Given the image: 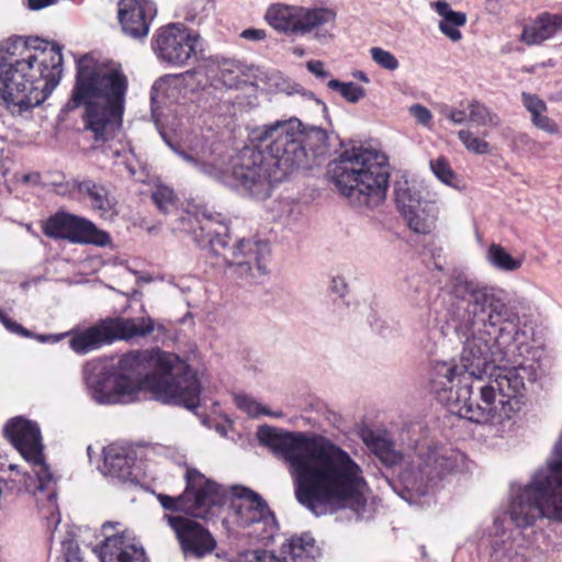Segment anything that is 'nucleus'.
Instances as JSON below:
<instances>
[{
    "label": "nucleus",
    "mask_w": 562,
    "mask_h": 562,
    "mask_svg": "<svg viewBox=\"0 0 562 562\" xmlns=\"http://www.w3.org/2000/svg\"><path fill=\"white\" fill-rule=\"evenodd\" d=\"M261 445L282 459L293 481L299 504L314 514L327 506L364 509L366 480L359 464L330 441L305 432L278 431L270 426L258 430Z\"/></svg>",
    "instance_id": "f257e3e1"
},
{
    "label": "nucleus",
    "mask_w": 562,
    "mask_h": 562,
    "mask_svg": "<svg viewBox=\"0 0 562 562\" xmlns=\"http://www.w3.org/2000/svg\"><path fill=\"white\" fill-rule=\"evenodd\" d=\"M33 42L38 38L13 36L0 44V97L12 115L43 103L63 76L60 46Z\"/></svg>",
    "instance_id": "f03ea898"
},
{
    "label": "nucleus",
    "mask_w": 562,
    "mask_h": 562,
    "mask_svg": "<svg viewBox=\"0 0 562 562\" xmlns=\"http://www.w3.org/2000/svg\"><path fill=\"white\" fill-rule=\"evenodd\" d=\"M127 87V78L120 69L109 68L89 54L77 60L68 106H86L85 127L95 144L113 140L120 133Z\"/></svg>",
    "instance_id": "7ed1b4c3"
},
{
    "label": "nucleus",
    "mask_w": 562,
    "mask_h": 562,
    "mask_svg": "<svg viewBox=\"0 0 562 562\" xmlns=\"http://www.w3.org/2000/svg\"><path fill=\"white\" fill-rule=\"evenodd\" d=\"M184 491L178 496L164 493L156 498L164 510V520L173 530L184 557L202 558L214 551L216 541L211 532L193 518H205L213 506L220 505L224 493L221 485L196 469L187 470Z\"/></svg>",
    "instance_id": "20e7f679"
},
{
    "label": "nucleus",
    "mask_w": 562,
    "mask_h": 562,
    "mask_svg": "<svg viewBox=\"0 0 562 562\" xmlns=\"http://www.w3.org/2000/svg\"><path fill=\"white\" fill-rule=\"evenodd\" d=\"M327 173L351 204L373 209L385 200L391 167L383 153L352 147L328 165Z\"/></svg>",
    "instance_id": "39448f33"
},
{
    "label": "nucleus",
    "mask_w": 562,
    "mask_h": 562,
    "mask_svg": "<svg viewBox=\"0 0 562 562\" xmlns=\"http://www.w3.org/2000/svg\"><path fill=\"white\" fill-rule=\"evenodd\" d=\"M220 217L221 214L213 216L202 213V218L198 220L199 226L192 229L194 239L200 245H210L218 256H222L232 273L243 284L261 283L268 273L269 244L240 239L233 247H228V228Z\"/></svg>",
    "instance_id": "423d86ee"
},
{
    "label": "nucleus",
    "mask_w": 562,
    "mask_h": 562,
    "mask_svg": "<svg viewBox=\"0 0 562 562\" xmlns=\"http://www.w3.org/2000/svg\"><path fill=\"white\" fill-rule=\"evenodd\" d=\"M114 384L111 391H105L103 383L99 382L93 390V397L101 404H114L123 398L134 400L142 391H148L154 398L165 404L183 406L195 409L200 406L201 383L199 379H184L182 381H168L158 374H146L139 381L114 374Z\"/></svg>",
    "instance_id": "0eeeda50"
},
{
    "label": "nucleus",
    "mask_w": 562,
    "mask_h": 562,
    "mask_svg": "<svg viewBox=\"0 0 562 562\" xmlns=\"http://www.w3.org/2000/svg\"><path fill=\"white\" fill-rule=\"evenodd\" d=\"M510 520L517 528H528L539 518L547 517L562 522V472L555 473L548 463L531 482L513 499Z\"/></svg>",
    "instance_id": "6e6552de"
},
{
    "label": "nucleus",
    "mask_w": 562,
    "mask_h": 562,
    "mask_svg": "<svg viewBox=\"0 0 562 562\" xmlns=\"http://www.w3.org/2000/svg\"><path fill=\"white\" fill-rule=\"evenodd\" d=\"M306 139L299 120L277 122L260 132L257 140L273 166L276 179L283 181L301 168H311Z\"/></svg>",
    "instance_id": "1a4fd4ad"
},
{
    "label": "nucleus",
    "mask_w": 562,
    "mask_h": 562,
    "mask_svg": "<svg viewBox=\"0 0 562 562\" xmlns=\"http://www.w3.org/2000/svg\"><path fill=\"white\" fill-rule=\"evenodd\" d=\"M3 436L32 464L37 479L34 493H45L48 501L54 499L57 479L45 462L41 430L37 424L22 416L13 417L5 423Z\"/></svg>",
    "instance_id": "9d476101"
},
{
    "label": "nucleus",
    "mask_w": 562,
    "mask_h": 562,
    "mask_svg": "<svg viewBox=\"0 0 562 562\" xmlns=\"http://www.w3.org/2000/svg\"><path fill=\"white\" fill-rule=\"evenodd\" d=\"M114 374H122L139 381L146 374H158L168 381L199 379L191 367L178 355L160 348L132 350L120 357Z\"/></svg>",
    "instance_id": "9b49d317"
},
{
    "label": "nucleus",
    "mask_w": 562,
    "mask_h": 562,
    "mask_svg": "<svg viewBox=\"0 0 562 562\" xmlns=\"http://www.w3.org/2000/svg\"><path fill=\"white\" fill-rule=\"evenodd\" d=\"M463 461L464 454L458 449L446 446L429 448L402 472L401 480L407 491L426 495L432 484L456 471Z\"/></svg>",
    "instance_id": "f8f14e48"
},
{
    "label": "nucleus",
    "mask_w": 562,
    "mask_h": 562,
    "mask_svg": "<svg viewBox=\"0 0 562 562\" xmlns=\"http://www.w3.org/2000/svg\"><path fill=\"white\" fill-rule=\"evenodd\" d=\"M154 329L155 323L150 317H108L86 330L75 334L69 340V346L76 353L86 355L116 340L148 336Z\"/></svg>",
    "instance_id": "ddd939ff"
},
{
    "label": "nucleus",
    "mask_w": 562,
    "mask_h": 562,
    "mask_svg": "<svg viewBox=\"0 0 562 562\" xmlns=\"http://www.w3.org/2000/svg\"><path fill=\"white\" fill-rule=\"evenodd\" d=\"M233 178L256 199L266 200L280 179L273 177L274 169L262 147L244 148L233 167Z\"/></svg>",
    "instance_id": "4468645a"
},
{
    "label": "nucleus",
    "mask_w": 562,
    "mask_h": 562,
    "mask_svg": "<svg viewBox=\"0 0 562 562\" xmlns=\"http://www.w3.org/2000/svg\"><path fill=\"white\" fill-rule=\"evenodd\" d=\"M200 45V34L182 23L160 26L151 38V48L157 59L176 67L188 65L196 56Z\"/></svg>",
    "instance_id": "2eb2a0df"
},
{
    "label": "nucleus",
    "mask_w": 562,
    "mask_h": 562,
    "mask_svg": "<svg viewBox=\"0 0 562 562\" xmlns=\"http://www.w3.org/2000/svg\"><path fill=\"white\" fill-rule=\"evenodd\" d=\"M265 19L271 27L280 33L304 35L324 24L334 22L336 12L327 8L307 9L274 2L268 8Z\"/></svg>",
    "instance_id": "dca6fc26"
},
{
    "label": "nucleus",
    "mask_w": 562,
    "mask_h": 562,
    "mask_svg": "<svg viewBox=\"0 0 562 562\" xmlns=\"http://www.w3.org/2000/svg\"><path fill=\"white\" fill-rule=\"evenodd\" d=\"M456 403L448 408L449 412L471 423L491 424L496 417L505 418L503 411L495 402L492 386H485L482 380H471L467 385L459 387Z\"/></svg>",
    "instance_id": "f3484780"
},
{
    "label": "nucleus",
    "mask_w": 562,
    "mask_h": 562,
    "mask_svg": "<svg viewBox=\"0 0 562 562\" xmlns=\"http://www.w3.org/2000/svg\"><path fill=\"white\" fill-rule=\"evenodd\" d=\"M236 524L244 536L256 541H269L278 529L277 518L267 502L255 491L243 487L238 494Z\"/></svg>",
    "instance_id": "a211bd4d"
},
{
    "label": "nucleus",
    "mask_w": 562,
    "mask_h": 562,
    "mask_svg": "<svg viewBox=\"0 0 562 562\" xmlns=\"http://www.w3.org/2000/svg\"><path fill=\"white\" fill-rule=\"evenodd\" d=\"M42 232L48 238L72 244L105 246L110 243V235L91 221L65 211L48 216L42 224Z\"/></svg>",
    "instance_id": "6ab92c4d"
},
{
    "label": "nucleus",
    "mask_w": 562,
    "mask_h": 562,
    "mask_svg": "<svg viewBox=\"0 0 562 562\" xmlns=\"http://www.w3.org/2000/svg\"><path fill=\"white\" fill-rule=\"evenodd\" d=\"M471 376L467 375L459 364L452 361H437L429 371V389L438 402L447 408L456 403L459 387L467 385Z\"/></svg>",
    "instance_id": "aec40b11"
},
{
    "label": "nucleus",
    "mask_w": 562,
    "mask_h": 562,
    "mask_svg": "<svg viewBox=\"0 0 562 562\" xmlns=\"http://www.w3.org/2000/svg\"><path fill=\"white\" fill-rule=\"evenodd\" d=\"M395 202L409 229L417 234L427 235L436 226L437 209L427 201H420L409 189H398Z\"/></svg>",
    "instance_id": "412c9836"
},
{
    "label": "nucleus",
    "mask_w": 562,
    "mask_h": 562,
    "mask_svg": "<svg viewBox=\"0 0 562 562\" xmlns=\"http://www.w3.org/2000/svg\"><path fill=\"white\" fill-rule=\"evenodd\" d=\"M117 18L127 36L143 41L147 37L157 9L155 2H119Z\"/></svg>",
    "instance_id": "4be33fe9"
},
{
    "label": "nucleus",
    "mask_w": 562,
    "mask_h": 562,
    "mask_svg": "<svg viewBox=\"0 0 562 562\" xmlns=\"http://www.w3.org/2000/svg\"><path fill=\"white\" fill-rule=\"evenodd\" d=\"M467 290L470 295L468 311L473 315V325L495 327L501 322L504 303L487 288L468 283Z\"/></svg>",
    "instance_id": "5701e85b"
},
{
    "label": "nucleus",
    "mask_w": 562,
    "mask_h": 562,
    "mask_svg": "<svg viewBox=\"0 0 562 562\" xmlns=\"http://www.w3.org/2000/svg\"><path fill=\"white\" fill-rule=\"evenodd\" d=\"M561 31L562 13L541 12L522 24L519 41L527 46H540Z\"/></svg>",
    "instance_id": "b1692460"
},
{
    "label": "nucleus",
    "mask_w": 562,
    "mask_h": 562,
    "mask_svg": "<svg viewBox=\"0 0 562 562\" xmlns=\"http://www.w3.org/2000/svg\"><path fill=\"white\" fill-rule=\"evenodd\" d=\"M484 385L493 387L496 404L501 406L504 417L509 418L515 412L514 405L519 403L517 396L525 389L524 379L516 371L509 370L497 374Z\"/></svg>",
    "instance_id": "393cba45"
},
{
    "label": "nucleus",
    "mask_w": 562,
    "mask_h": 562,
    "mask_svg": "<svg viewBox=\"0 0 562 562\" xmlns=\"http://www.w3.org/2000/svg\"><path fill=\"white\" fill-rule=\"evenodd\" d=\"M492 362L491 345L486 340L479 337L467 340L459 366L471 380H482V373L486 372Z\"/></svg>",
    "instance_id": "a878e982"
},
{
    "label": "nucleus",
    "mask_w": 562,
    "mask_h": 562,
    "mask_svg": "<svg viewBox=\"0 0 562 562\" xmlns=\"http://www.w3.org/2000/svg\"><path fill=\"white\" fill-rule=\"evenodd\" d=\"M101 562H147L145 551L132 544L123 535L108 537L100 550Z\"/></svg>",
    "instance_id": "bb28decb"
},
{
    "label": "nucleus",
    "mask_w": 562,
    "mask_h": 562,
    "mask_svg": "<svg viewBox=\"0 0 562 562\" xmlns=\"http://www.w3.org/2000/svg\"><path fill=\"white\" fill-rule=\"evenodd\" d=\"M283 562H316L321 550L310 533L294 535L281 546Z\"/></svg>",
    "instance_id": "cd10ccee"
},
{
    "label": "nucleus",
    "mask_w": 562,
    "mask_h": 562,
    "mask_svg": "<svg viewBox=\"0 0 562 562\" xmlns=\"http://www.w3.org/2000/svg\"><path fill=\"white\" fill-rule=\"evenodd\" d=\"M362 440L369 450L379 458V460L392 467L401 462L402 454L394 449V442L385 434L371 429L362 430Z\"/></svg>",
    "instance_id": "c85d7f7f"
},
{
    "label": "nucleus",
    "mask_w": 562,
    "mask_h": 562,
    "mask_svg": "<svg viewBox=\"0 0 562 562\" xmlns=\"http://www.w3.org/2000/svg\"><path fill=\"white\" fill-rule=\"evenodd\" d=\"M77 190L89 198L93 210L98 211L101 217H111L115 213V200L110 196L103 184L88 179L78 182Z\"/></svg>",
    "instance_id": "c756f323"
},
{
    "label": "nucleus",
    "mask_w": 562,
    "mask_h": 562,
    "mask_svg": "<svg viewBox=\"0 0 562 562\" xmlns=\"http://www.w3.org/2000/svg\"><path fill=\"white\" fill-rule=\"evenodd\" d=\"M436 12L441 16L439 22L440 31L452 42L461 40L462 34L458 27L467 23V14L459 11H453L449 2H432Z\"/></svg>",
    "instance_id": "7c9ffc66"
},
{
    "label": "nucleus",
    "mask_w": 562,
    "mask_h": 562,
    "mask_svg": "<svg viewBox=\"0 0 562 562\" xmlns=\"http://www.w3.org/2000/svg\"><path fill=\"white\" fill-rule=\"evenodd\" d=\"M134 459L110 448L104 452V469L108 475L125 481L132 475Z\"/></svg>",
    "instance_id": "2f4dec72"
},
{
    "label": "nucleus",
    "mask_w": 562,
    "mask_h": 562,
    "mask_svg": "<svg viewBox=\"0 0 562 562\" xmlns=\"http://www.w3.org/2000/svg\"><path fill=\"white\" fill-rule=\"evenodd\" d=\"M469 120L477 126H498L499 117L479 100H471L467 106Z\"/></svg>",
    "instance_id": "473e14b6"
},
{
    "label": "nucleus",
    "mask_w": 562,
    "mask_h": 562,
    "mask_svg": "<svg viewBox=\"0 0 562 562\" xmlns=\"http://www.w3.org/2000/svg\"><path fill=\"white\" fill-rule=\"evenodd\" d=\"M244 75L243 65L234 59H223L218 64V80L227 88H237Z\"/></svg>",
    "instance_id": "72a5a7b5"
},
{
    "label": "nucleus",
    "mask_w": 562,
    "mask_h": 562,
    "mask_svg": "<svg viewBox=\"0 0 562 562\" xmlns=\"http://www.w3.org/2000/svg\"><path fill=\"white\" fill-rule=\"evenodd\" d=\"M151 200L164 214L173 212L178 206V198L175 191L167 186H157L151 193Z\"/></svg>",
    "instance_id": "f704fd0d"
},
{
    "label": "nucleus",
    "mask_w": 562,
    "mask_h": 562,
    "mask_svg": "<svg viewBox=\"0 0 562 562\" xmlns=\"http://www.w3.org/2000/svg\"><path fill=\"white\" fill-rule=\"evenodd\" d=\"M327 86L331 90L338 91L344 99L351 103H357L366 97V89L355 82H342L331 79Z\"/></svg>",
    "instance_id": "c9c22d12"
},
{
    "label": "nucleus",
    "mask_w": 562,
    "mask_h": 562,
    "mask_svg": "<svg viewBox=\"0 0 562 562\" xmlns=\"http://www.w3.org/2000/svg\"><path fill=\"white\" fill-rule=\"evenodd\" d=\"M488 256L492 263L503 270L514 271L520 268L521 262L513 258L506 250L499 245L493 244L488 249Z\"/></svg>",
    "instance_id": "e433bc0d"
},
{
    "label": "nucleus",
    "mask_w": 562,
    "mask_h": 562,
    "mask_svg": "<svg viewBox=\"0 0 562 562\" xmlns=\"http://www.w3.org/2000/svg\"><path fill=\"white\" fill-rule=\"evenodd\" d=\"M458 137L464 147L471 153L484 155L491 151V145L483 138L475 136L470 130H460L458 132Z\"/></svg>",
    "instance_id": "4c0bfd02"
},
{
    "label": "nucleus",
    "mask_w": 562,
    "mask_h": 562,
    "mask_svg": "<svg viewBox=\"0 0 562 562\" xmlns=\"http://www.w3.org/2000/svg\"><path fill=\"white\" fill-rule=\"evenodd\" d=\"M237 406L241 411L246 412L248 415L252 417H258L260 415H268L273 417H281L283 414L281 412H271L263 407L261 404L257 403L249 396L243 395L237 397Z\"/></svg>",
    "instance_id": "58836bf2"
},
{
    "label": "nucleus",
    "mask_w": 562,
    "mask_h": 562,
    "mask_svg": "<svg viewBox=\"0 0 562 562\" xmlns=\"http://www.w3.org/2000/svg\"><path fill=\"white\" fill-rule=\"evenodd\" d=\"M370 54L374 63H376L383 69L393 71L396 70L400 66L397 58L391 52L381 47H372L370 49Z\"/></svg>",
    "instance_id": "ea45409f"
},
{
    "label": "nucleus",
    "mask_w": 562,
    "mask_h": 562,
    "mask_svg": "<svg viewBox=\"0 0 562 562\" xmlns=\"http://www.w3.org/2000/svg\"><path fill=\"white\" fill-rule=\"evenodd\" d=\"M430 167L435 176L443 183L451 184L456 179L454 171L445 157H439L435 160H431Z\"/></svg>",
    "instance_id": "a19ab883"
},
{
    "label": "nucleus",
    "mask_w": 562,
    "mask_h": 562,
    "mask_svg": "<svg viewBox=\"0 0 562 562\" xmlns=\"http://www.w3.org/2000/svg\"><path fill=\"white\" fill-rule=\"evenodd\" d=\"M532 123L540 130L549 133L557 134L559 132L558 124L546 115V112H537V114H531Z\"/></svg>",
    "instance_id": "79ce46f5"
},
{
    "label": "nucleus",
    "mask_w": 562,
    "mask_h": 562,
    "mask_svg": "<svg viewBox=\"0 0 562 562\" xmlns=\"http://www.w3.org/2000/svg\"><path fill=\"white\" fill-rule=\"evenodd\" d=\"M532 123L540 130L549 133L557 134L559 132L558 124L546 115V112H537V114H531Z\"/></svg>",
    "instance_id": "37998d69"
},
{
    "label": "nucleus",
    "mask_w": 562,
    "mask_h": 562,
    "mask_svg": "<svg viewBox=\"0 0 562 562\" xmlns=\"http://www.w3.org/2000/svg\"><path fill=\"white\" fill-rule=\"evenodd\" d=\"M532 123L540 130L549 133L557 134L559 132L558 124L546 115V112H537V114H531Z\"/></svg>",
    "instance_id": "c03bdc74"
},
{
    "label": "nucleus",
    "mask_w": 562,
    "mask_h": 562,
    "mask_svg": "<svg viewBox=\"0 0 562 562\" xmlns=\"http://www.w3.org/2000/svg\"><path fill=\"white\" fill-rule=\"evenodd\" d=\"M522 103L530 114H537V112H547L548 108L546 102L536 94L522 92Z\"/></svg>",
    "instance_id": "a18cd8bd"
},
{
    "label": "nucleus",
    "mask_w": 562,
    "mask_h": 562,
    "mask_svg": "<svg viewBox=\"0 0 562 562\" xmlns=\"http://www.w3.org/2000/svg\"><path fill=\"white\" fill-rule=\"evenodd\" d=\"M0 322L12 333L21 335L23 337H31L32 334L29 329L24 328L22 325L12 321L5 313L0 310Z\"/></svg>",
    "instance_id": "49530a36"
},
{
    "label": "nucleus",
    "mask_w": 562,
    "mask_h": 562,
    "mask_svg": "<svg viewBox=\"0 0 562 562\" xmlns=\"http://www.w3.org/2000/svg\"><path fill=\"white\" fill-rule=\"evenodd\" d=\"M409 113L423 125H428L432 119L431 112L422 104L412 105L409 108Z\"/></svg>",
    "instance_id": "de8ad7c7"
},
{
    "label": "nucleus",
    "mask_w": 562,
    "mask_h": 562,
    "mask_svg": "<svg viewBox=\"0 0 562 562\" xmlns=\"http://www.w3.org/2000/svg\"><path fill=\"white\" fill-rule=\"evenodd\" d=\"M551 469L555 472H562V432L554 446L553 459L550 461Z\"/></svg>",
    "instance_id": "09e8293b"
},
{
    "label": "nucleus",
    "mask_w": 562,
    "mask_h": 562,
    "mask_svg": "<svg viewBox=\"0 0 562 562\" xmlns=\"http://www.w3.org/2000/svg\"><path fill=\"white\" fill-rule=\"evenodd\" d=\"M306 66L307 69L318 78H326L329 76V72L324 68V63L321 60H311Z\"/></svg>",
    "instance_id": "8fccbe9b"
},
{
    "label": "nucleus",
    "mask_w": 562,
    "mask_h": 562,
    "mask_svg": "<svg viewBox=\"0 0 562 562\" xmlns=\"http://www.w3.org/2000/svg\"><path fill=\"white\" fill-rule=\"evenodd\" d=\"M468 117L464 110L451 109L447 114V119L454 124H463Z\"/></svg>",
    "instance_id": "3c124183"
},
{
    "label": "nucleus",
    "mask_w": 562,
    "mask_h": 562,
    "mask_svg": "<svg viewBox=\"0 0 562 562\" xmlns=\"http://www.w3.org/2000/svg\"><path fill=\"white\" fill-rule=\"evenodd\" d=\"M241 36L246 40L261 41L266 37V31L259 29H247L243 31Z\"/></svg>",
    "instance_id": "603ef678"
},
{
    "label": "nucleus",
    "mask_w": 562,
    "mask_h": 562,
    "mask_svg": "<svg viewBox=\"0 0 562 562\" xmlns=\"http://www.w3.org/2000/svg\"><path fill=\"white\" fill-rule=\"evenodd\" d=\"M195 2H190L188 3L186 7H183V11L186 12L184 14V20L186 21H189V22H195V21H201V18H199L198 13L194 12L192 13V11H195V9H192V4H194Z\"/></svg>",
    "instance_id": "864d4df0"
},
{
    "label": "nucleus",
    "mask_w": 562,
    "mask_h": 562,
    "mask_svg": "<svg viewBox=\"0 0 562 562\" xmlns=\"http://www.w3.org/2000/svg\"><path fill=\"white\" fill-rule=\"evenodd\" d=\"M347 284L341 278L333 279V291L344 296Z\"/></svg>",
    "instance_id": "5fc2aeb1"
},
{
    "label": "nucleus",
    "mask_w": 562,
    "mask_h": 562,
    "mask_svg": "<svg viewBox=\"0 0 562 562\" xmlns=\"http://www.w3.org/2000/svg\"><path fill=\"white\" fill-rule=\"evenodd\" d=\"M54 2H27L30 10H41L45 7L53 4Z\"/></svg>",
    "instance_id": "6e6d98bb"
},
{
    "label": "nucleus",
    "mask_w": 562,
    "mask_h": 562,
    "mask_svg": "<svg viewBox=\"0 0 562 562\" xmlns=\"http://www.w3.org/2000/svg\"><path fill=\"white\" fill-rule=\"evenodd\" d=\"M353 77L362 82H369V78H368L367 74L361 70L353 72Z\"/></svg>",
    "instance_id": "4d7b16f0"
},
{
    "label": "nucleus",
    "mask_w": 562,
    "mask_h": 562,
    "mask_svg": "<svg viewBox=\"0 0 562 562\" xmlns=\"http://www.w3.org/2000/svg\"><path fill=\"white\" fill-rule=\"evenodd\" d=\"M442 252V248H437L432 251L431 256L434 259H436V257H440V254Z\"/></svg>",
    "instance_id": "13d9d810"
},
{
    "label": "nucleus",
    "mask_w": 562,
    "mask_h": 562,
    "mask_svg": "<svg viewBox=\"0 0 562 562\" xmlns=\"http://www.w3.org/2000/svg\"><path fill=\"white\" fill-rule=\"evenodd\" d=\"M66 562H80L79 559L67 557Z\"/></svg>",
    "instance_id": "bf43d9fd"
},
{
    "label": "nucleus",
    "mask_w": 562,
    "mask_h": 562,
    "mask_svg": "<svg viewBox=\"0 0 562 562\" xmlns=\"http://www.w3.org/2000/svg\"><path fill=\"white\" fill-rule=\"evenodd\" d=\"M435 267L437 270L439 271H442L443 270V267L441 265H438L437 262L435 263Z\"/></svg>",
    "instance_id": "052dcab7"
},
{
    "label": "nucleus",
    "mask_w": 562,
    "mask_h": 562,
    "mask_svg": "<svg viewBox=\"0 0 562 562\" xmlns=\"http://www.w3.org/2000/svg\"><path fill=\"white\" fill-rule=\"evenodd\" d=\"M40 339H41V341H46V340H48V338H47V337H44V336H41V338H40Z\"/></svg>",
    "instance_id": "680f3d73"
},
{
    "label": "nucleus",
    "mask_w": 562,
    "mask_h": 562,
    "mask_svg": "<svg viewBox=\"0 0 562 562\" xmlns=\"http://www.w3.org/2000/svg\"><path fill=\"white\" fill-rule=\"evenodd\" d=\"M113 156H114V157H119V156H120V153H119L117 150H115V151L113 153Z\"/></svg>",
    "instance_id": "e2e57ef3"
},
{
    "label": "nucleus",
    "mask_w": 562,
    "mask_h": 562,
    "mask_svg": "<svg viewBox=\"0 0 562 562\" xmlns=\"http://www.w3.org/2000/svg\"><path fill=\"white\" fill-rule=\"evenodd\" d=\"M16 465H10V470H15Z\"/></svg>",
    "instance_id": "0e129e2a"
}]
</instances>
